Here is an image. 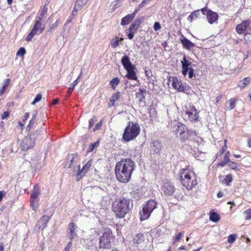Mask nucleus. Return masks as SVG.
I'll return each mask as SVG.
<instances>
[{
	"instance_id": "f257e3e1",
	"label": "nucleus",
	"mask_w": 251,
	"mask_h": 251,
	"mask_svg": "<svg viewBox=\"0 0 251 251\" xmlns=\"http://www.w3.org/2000/svg\"><path fill=\"white\" fill-rule=\"evenodd\" d=\"M135 167V162L129 158H123L117 162L114 170L117 180L123 183L129 182Z\"/></svg>"
},
{
	"instance_id": "f03ea898",
	"label": "nucleus",
	"mask_w": 251,
	"mask_h": 251,
	"mask_svg": "<svg viewBox=\"0 0 251 251\" xmlns=\"http://www.w3.org/2000/svg\"><path fill=\"white\" fill-rule=\"evenodd\" d=\"M178 176L182 185L188 190H192L197 185V176L193 171L187 168L181 169Z\"/></svg>"
},
{
	"instance_id": "7ed1b4c3",
	"label": "nucleus",
	"mask_w": 251,
	"mask_h": 251,
	"mask_svg": "<svg viewBox=\"0 0 251 251\" xmlns=\"http://www.w3.org/2000/svg\"><path fill=\"white\" fill-rule=\"evenodd\" d=\"M130 200L124 197L117 199L113 202L112 210L117 218H124L130 210Z\"/></svg>"
},
{
	"instance_id": "20e7f679",
	"label": "nucleus",
	"mask_w": 251,
	"mask_h": 251,
	"mask_svg": "<svg viewBox=\"0 0 251 251\" xmlns=\"http://www.w3.org/2000/svg\"><path fill=\"white\" fill-rule=\"evenodd\" d=\"M140 132V127L138 123L129 122L123 134V139L129 142L135 139Z\"/></svg>"
},
{
	"instance_id": "39448f33",
	"label": "nucleus",
	"mask_w": 251,
	"mask_h": 251,
	"mask_svg": "<svg viewBox=\"0 0 251 251\" xmlns=\"http://www.w3.org/2000/svg\"><path fill=\"white\" fill-rule=\"evenodd\" d=\"M157 207V202L154 200H150L144 203L140 211V220L141 221L147 220L152 211Z\"/></svg>"
},
{
	"instance_id": "423d86ee",
	"label": "nucleus",
	"mask_w": 251,
	"mask_h": 251,
	"mask_svg": "<svg viewBox=\"0 0 251 251\" xmlns=\"http://www.w3.org/2000/svg\"><path fill=\"white\" fill-rule=\"evenodd\" d=\"M121 63L127 72L126 77L130 80H137L138 77L134 71L136 69L135 66L132 64L129 57L126 55H124L121 59Z\"/></svg>"
},
{
	"instance_id": "0eeeda50",
	"label": "nucleus",
	"mask_w": 251,
	"mask_h": 251,
	"mask_svg": "<svg viewBox=\"0 0 251 251\" xmlns=\"http://www.w3.org/2000/svg\"><path fill=\"white\" fill-rule=\"evenodd\" d=\"M111 229L106 227L102 235L100 238L99 248L109 249L111 247V242L114 239Z\"/></svg>"
},
{
	"instance_id": "6e6552de",
	"label": "nucleus",
	"mask_w": 251,
	"mask_h": 251,
	"mask_svg": "<svg viewBox=\"0 0 251 251\" xmlns=\"http://www.w3.org/2000/svg\"><path fill=\"white\" fill-rule=\"evenodd\" d=\"M38 135V132L31 133L26 136L22 141L21 148L23 151H27L33 148L35 145V138Z\"/></svg>"
},
{
	"instance_id": "1a4fd4ad",
	"label": "nucleus",
	"mask_w": 251,
	"mask_h": 251,
	"mask_svg": "<svg viewBox=\"0 0 251 251\" xmlns=\"http://www.w3.org/2000/svg\"><path fill=\"white\" fill-rule=\"evenodd\" d=\"M181 126L183 127L179 133L181 142H185L188 140H191L194 137L197 136L196 131L189 129L184 124H181Z\"/></svg>"
},
{
	"instance_id": "9d476101",
	"label": "nucleus",
	"mask_w": 251,
	"mask_h": 251,
	"mask_svg": "<svg viewBox=\"0 0 251 251\" xmlns=\"http://www.w3.org/2000/svg\"><path fill=\"white\" fill-rule=\"evenodd\" d=\"M236 31L239 34L245 35L251 34V21L244 20L236 25Z\"/></svg>"
},
{
	"instance_id": "9b49d317",
	"label": "nucleus",
	"mask_w": 251,
	"mask_h": 251,
	"mask_svg": "<svg viewBox=\"0 0 251 251\" xmlns=\"http://www.w3.org/2000/svg\"><path fill=\"white\" fill-rule=\"evenodd\" d=\"M184 113L191 122H197L199 120V112L193 105L190 104L188 106H186Z\"/></svg>"
},
{
	"instance_id": "f8f14e48",
	"label": "nucleus",
	"mask_w": 251,
	"mask_h": 251,
	"mask_svg": "<svg viewBox=\"0 0 251 251\" xmlns=\"http://www.w3.org/2000/svg\"><path fill=\"white\" fill-rule=\"evenodd\" d=\"M41 22V20L38 19V20L35 22L33 28L25 38L26 41L29 42L31 41L33 36L37 33L38 31H39V34H41L43 32L45 27L42 26Z\"/></svg>"
},
{
	"instance_id": "ddd939ff",
	"label": "nucleus",
	"mask_w": 251,
	"mask_h": 251,
	"mask_svg": "<svg viewBox=\"0 0 251 251\" xmlns=\"http://www.w3.org/2000/svg\"><path fill=\"white\" fill-rule=\"evenodd\" d=\"M202 14L206 15L208 22L212 24L217 21L219 15L218 14L210 9H209L207 6H205L201 9Z\"/></svg>"
},
{
	"instance_id": "4468645a",
	"label": "nucleus",
	"mask_w": 251,
	"mask_h": 251,
	"mask_svg": "<svg viewBox=\"0 0 251 251\" xmlns=\"http://www.w3.org/2000/svg\"><path fill=\"white\" fill-rule=\"evenodd\" d=\"M92 160H89L86 164L80 170V165L77 166V173L76 174V180L79 181L83 176L90 169L92 166Z\"/></svg>"
},
{
	"instance_id": "2eb2a0df",
	"label": "nucleus",
	"mask_w": 251,
	"mask_h": 251,
	"mask_svg": "<svg viewBox=\"0 0 251 251\" xmlns=\"http://www.w3.org/2000/svg\"><path fill=\"white\" fill-rule=\"evenodd\" d=\"M139 11V9H135L133 13L123 17L121 20V25H125L129 24L134 19Z\"/></svg>"
},
{
	"instance_id": "dca6fc26",
	"label": "nucleus",
	"mask_w": 251,
	"mask_h": 251,
	"mask_svg": "<svg viewBox=\"0 0 251 251\" xmlns=\"http://www.w3.org/2000/svg\"><path fill=\"white\" fill-rule=\"evenodd\" d=\"M162 189L165 195L171 196L175 192V187L171 182L164 183L162 187Z\"/></svg>"
},
{
	"instance_id": "f3484780",
	"label": "nucleus",
	"mask_w": 251,
	"mask_h": 251,
	"mask_svg": "<svg viewBox=\"0 0 251 251\" xmlns=\"http://www.w3.org/2000/svg\"><path fill=\"white\" fill-rule=\"evenodd\" d=\"M181 63L182 65V74L184 76H186L188 74L189 69L191 68L190 66H191V62L189 61L186 55H184L181 61Z\"/></svg>"
},
{
	"instance_id": "a211bd4d",
	"label": "nucleus",
	"mask_w": 251,
	"mask_h": 251,
	"mask_svg": "<svg viewBox=\"0 0 251 251\" xmlns=\"http://www.w3.org/2000/svg\"><path fill=\"white\" fill-rule=\"evenodd\" d=\"M40 194V188L39 185H35L31 192L30 198V204L32 206L33 203L35 202V200Z\"/></svg>"
},
{
	"instance_id": "6ab92c4d",
	"label": "nucleus",
	"mask_w": 251,
	"mask_h": 251,
	"mask_svg": "<svg viewBox=\"0 0 251 251\" xmlns=\"http://www.w3.org/2000/svg\"><path fill=\"white\" fill-rule=\"evenodd\" d=\"M50 217L47 216H43L37 222L36 226L39 229H42L43 230L47 226L48 222L50 221Z\"/></svg>"
},
{
	"instance_id": "aec40b11",
	"label": "nucleus",
	"mask_w": 251,
	"mask_h": 251,
	"mask_svg": "<svg viewBox=\"0 0 251 251\" xmlns=\"http://www.w3.org/2000/svg\"><path fill=\"white\" fill-rule=\"evenodd\" d=\"M172 86L179 92H185L187 90L186 86H182L181 82L176 77L173 78Z\"/></svg>"
},
{
	"instance_id": "412c9836",
	"label": "nucleus",
	"mask_w": 251,
	"mask_h": 251,
	"mask_svg": "<svg viewBox=\"0 0 251 251\" xmlns=\"http://www.w3.org/2000/svg\"><path fill=\"white\" fill-rule=\"evenodd\" d=\"M183 47L188 50H191L195 46V44L184 36L180 39Z\"/></svg>"
},
{
	"instance_id": "4be33fe9",
	"label": "nucleus",
	"mask_w": 251,
	"mask_h": 251,
	"mask_svg": "<svg viewBox=\"0 0 251 251\" xmlns=\"http://www.w3.org/2000/svg\"><path fill=\"white\" fill-rule=\"evenodd\" d=\"M151 148L155 153H160L162 149L161 142L158 140L153 141L151 142Z\"/></svg>"
},
{
	"instance_id": "5701e85b",
	"label": "nucleus",
	"mask_w": 251,
	"mask_h": 251,
	"mask_svg": "<svg viewBox=\"0 0 251 251\" xmlns=\"http://www.w3.org/2000/svg\"><path fill=\"white\" fill-rule=\"evenodd\" d=\"M145 241L144 235L142 233H139L135 236L133 238L132 242L133 244L139 245L143 243Z\"/></svg>"
},
{
	"instance_id": "b1692460",
	"label": "nucleus",
	"mask_w": 251,
	"mask_h": 251,
	"mask_svg": "<svg viewBox=\"0 0 251 251\" xmlns=\"http://www.w3.org/2000/svg\"><path fill=\"white\" fill-rule=\"evenodd\" d=\"M174 195L175 198L177 200H182L184 198V195L185 194V190L183 188H180L177 189H175Z\"/></svg>"
},
{
	"instance_id": "393cba45",
	"label": "nucleus",
	"mask_w": 251,
	"mask_h": 251,
	"mask_svg": "<svg viewBox=\"0 0 251 251\" xmlns=\"http://www.w3.org/2000/svg\"><path fill=\"white\" fill-rule=\"evenodd\" d=\"M143 20V18H138L136 19L133 23H132L130 26L129 28H130L131 29H132L133 31L137 32L138 29L140 27L141 24H142Z\"/></svg>"
},
{
	"instance_id": "a878e982",
	"label": "nucleus",
	"mask_w": 251,
	"mask_h": 251,
	"mask_svg": "<svg viewBox=\"0 0 251 251\" xmlns=\"http://www.w3.org/2000/svg\"><path fill=\"white\" fill-rule=\"evenodd\" d=\"M75 224L73 222L70 223L69 225V235L71 240H73L76 236V234L75 233Z\"/></svg>"
},
{
	"instance_id": "bb28decb",
	"label": "nucleus",
	"mask_w": 251,
	"mask_h": 251,
	"mask_svg": "<svg viewBox=\"0 0 251 251\" xmlns=\"http://www.w3.org/2000/svg\"><path fill=\"white\" fill-rule=\"evenodd\" d=\"M146 93V89L144 88H139V92L136 94V98L138 99V100L140 102L144 101L145 100V97L144 94Z\"/></svg>"
},
{
	"instance_id": "cd10ccee",
	"label": "nucleus",
	"mask_w": 251,
	"mask_h": 251,
	"mask_svg": "<svg viewBox=\"0 0 251 251\" xmlns=\"http://www.w3.org/2000/svg\"><path fill=\"white\" fill-rule=\"evenodd\" d=\"M200 10H196L193 11L187 17L188 21L191 23L193 20L199 18L201 15Z\"/></svg>"
},
{
	"instance_id": "c85d7f7f",
	"label": "nucleus",
	"mask_w": 251,
	"mask_h": 251,
	"mask_svg": "<svg viewBox=\"0 0 251 251\" xmlns=\"http://www.w3.org/2000/svg\"><path fill=\"white\" fill-rule=\"evenodd\" d=\"M120 97V92H118L114 93L111 97L110 98V103L109 104V106L110 107L113 106L115 104V102L116 100H118Z\"/></svg>"
},
{
	"instance_id": "c756f323",
	"label": "nucleus",
	"mask_w": 251,
	"mask_h": 251,
	"mask_svg": "<svg viewBox=\"0 0 251 251\" xmlns=\"http://www.w3.org/2000/svg\"><path fill=\"white\" fill-rule=\"evenodd\" d=\"M81 75V73L80 74L76 80H75L72 83H71L70 87L69 88L67 93V96L68 97H69L70 96V95H71L72 92L73 91L75 87L77 84L78 79L80 77Z\"/></svg>"
},
{
	"instance_id": "7c9ffc66",
	"label": "nucleus",
	"mask_w": 251,
	"mask_h": 251,
	"mask_svg": "<svg viewBox=\"0 0 251 251\" xmlns=\"http://www.w3.org/2000/svg\"><path fill=\"white\" fill-rule=\"evenodd\" d=\"M250 81L251 79L249 77H245L240 81L238 86L241 88H245L250 83Z\"/></svg>"
},
{
	"instance_id": "2f4dec72",
	"label": "nucleus",
	"mask_w": 251,
	"mask_h": 251,
	"mask_svg": "<svg viewBox=\"0 0 251 251\" xmlns=\"http://www.w3.org/2000/svg\"><path fill=\"white\" fill-rule=\"evenodd\" d=\"M209 219L213 222H217L220 219V215L213 211H210L209 214Z\"/></svg>"
},
{
	"instance_id": "473e14b6",
	"label": "nucleus",
	"mask_w": 251,
	"mask_h": 251,
	"mask_svg": "<svg viewBox=\"0 0 251 251\" xmlns=\"http://www.w3.org/2000/svg\"><path fill=\"white\" fill-rule=\"evenodd\" d=\"M236 101V98H231L229 99L228 100L226 101V103H229V106L227 107V109H233L235 107Z\"/></svg>"
},
{
	"instance_id": "72a5a7b5",
	"label": "nucleus",
	"mask_w": 251,
	"mask_h": 251,
	"mask_svg": "<svg viewBox=\"0 0 251 251\" xmlns=\"http://www.w3.org/2000/svg\"><path fill=\"white\" fill-rule=\"evenodd\" d=\"M120 79L118 77H114L109 82V84L113 90L116 89V87L120 83Z\"/></svg>"
},
{
	"instance_id": "f704fd0d",
	"label": "nucleus",
	"mask_w": 251,
	"mask_h": 251,
	"mask_svg": "<svg viewBox=\"0 0 251 251\" xmlns=\"http://www.w3.org/2000/svg\"><path fill=\"white\" fill-rule=\"evenodd\" d=\"M232 176L231 174H228L225 176L222 181V182L223 184H226L227 186H229L230 185V183L232 181Z\"/></svg>"
},
{
	"instance_id": "c9c22d12",
	"label": "nucleus",
	"mask_w": 251,
	"mask_h": 251,
	"mask_svg": "<svg viewBox=\"0 0 251 251\" xmlns=\"http://www.w3.org/2000/svg\"><path fill=\"white\" fill-rule=\"evenodd\" d=\"M47 5L48 3H46L45 5L44 6L41 13L38 17V20L42 21L43 18L44 17L45 15L47 14L48 10Z\"/></svg>"
},
{
	"instance_id": "e433bc0d",
	"label": "nucleus",
	"mask_w": 251,
	"mask_h": 251,
	"mask_svg": "<svg viewBox=\"0 0 251 251\" xmlns=\"http://www.w3.org/2000/svg\"><path fill=\"white\" fill-rule=\"evenodd\" d=\"M230 161L229 157L225 155L223 161L219 162L217 166L223 167Z\"/></svg>"
},
{
	"instance_id": "4c0bfd02",
	"label": "nucleus",
	"mask_w": 251,
	"mask_h": 251,
	"mask_svg": "<svg viewBox=\"0 0 251 251\" xmlns=\"http://www.w3.org/2000/svg\"><path fill=\"white\" fill-rule=\"evenodd\" d=\"M87 1V0H76L75 6L81 10L83 6L86 3Z\"/></svg>"
},
{
	"instance_id": "58836bf2",
	"label": "nucleus",
	"mask_w": 251,
	"mask_h": 251,
	"mask_svg": "<svg viewBox=\"0 0 251 251\" xmlns=\"http://www.w3.org/2000/svg\"><path fill=\"white\" fill-rule=\"evenodd\" d=\"M119 38L116 37L115 39H113L110 41V45L113 48L117 47L119 45Z\"/></svg>"
},
{
	"instance_id": "ea45409f",
	"label": "nucleus",
	"mask_w": 251,
	"mask_h": 251,
	"mask_svg": "<svg viewBox=\"0 0 251 251\" xmlns=\"http://www.w3.org/2000/svg\"><path fill=\"white\" fill-rule=\"evenodd\" d=\"M99 144H100L99 141H97L96 142L90 144V145L89 146V148L88 149L87 152H90L93 151L95 148L99 146Z\"/></svg>"
},
{
	"instance_id": "a19ab883",
	"label": "nucleus",
	"mask_w": 251,
	"mask_h": 251,
	"mask_svg": "<svg viewBox=\"0 0 251 251\" xmlns=\"http://www.w3.org/2000/svg\"><path fill=\"white\" fill-rule=\"evenodd\" d=\"M135 33V31H133L129 27L126 30V34H127V36L130 40H131L133 38Z\"/></svg>"
},
{
	"instance_id": "79ce46f5",
	"label": "nucleus",
	"mask_w": 251,
	"mask_h": 251,
	"mask_svg": "<svg viewBox=\"0 0 251 251\" xmlns=\"http://www.w3.org/2000/svg\"><path fill=\"white\" fill-rule=\"evenodd\" d=\"M26 53L25 49L24 47L20 48L16 53L17 56L23 57Z\"/></svg>"
},
{
	"instance_id": "37998d69",
	"label": "nucleus",
	"mask_w": 251,
	"mask_h": 251,
	"mask_svg": "<svg viewBox=\"0 0 251 251\" xmlns=\"http://www.w3.org/2000/svg\"><path fill=\"white\" fill-rule=\"evenodd\" d=\"M245 219L246 220L251 219V209H248L244 212Z\"/></svg>"
},
{
	"instance_id": "c03bdc74",
	"label": "nucleus",
	"mask_w": 251,
	"mask_h": 251,
	"mask_svg": "<svg viewBox=\"0 0 251 251\" xmlns=\"http://www.w3.org/2000/svg\"><path fill=\"white\" fill-rule=\"evenodd\" d=\"M184 234V233L183 231L180 232L178 234H177L174 239V243H175L176 242L179 241L181 239V238L183 236Z\"/></svg>"
},
{
	"instance_id": "a18cd8bd",
	"label": "nucleus",
	"mask_w": 251,
	"mask_h": 251,
	"mask_svg": "<svg viewBox=\"0 0 251 251\" xmlns=\"http://www.w3.org/2000/svg\"><path fill=\"white\" fill-rule=\"evenodd\" d=\"M42 95L41 94H38L33 101L31 102V104L34 105L37 102H39L42 99Z\"/></svg>"
},
{
	"instance_id": "49530a36",
	"label": "nucleus",
	"mask_w": 251,
	"mask_h": 251,
	"mask_svg": "<svg viewBox=\"0 0 251 251\" xmlns=\"http://www.w3.org/2000/svg\"><path fill=\"white\" fill-rule=\"evenodd\" d=\"M103 121V119H102L100 121L99 123H97L95 127L93 128V131H95L97 130L100 129L102 126Z\"/></svg>"
},
{
	"instance_id": "de8ad7c7",
	"label": "nucleus",
	"mask_w": 251,
	"mask_h": 251,
	"mask_svg": "<svg viewBox=\"0 0 251 251\" xmlns=\"http://www.w3.org/2000/svg\"><path fill=\"white\" fill-rule=\"evenodd\" d=\"M236 234H230L228 237L227 241L229 243H233L236 240Z\"/></svg>"
},
{
	"instance_id": "09e8293b",
	"label": "nucleus",
	"mask_w": 251,
	"mask_h": 251,
	"mask_svg": "<svg viewBox=\"0 0 251 251\" xmlns=\"http://www.w3.org/2000/svg\"><path fill=\"white\" fill-rule=\"evenodd\" d=\"M228 163L229 166L231 169L235 170H238V165L236 162L230 161V162H228Z\"/></svg>"
},
{
	"instance_id": "8fccbe9b",
	"label": "nucleus",
	"mask_w": 251,
	"mask_h": 251,
	"mask_svg": "<svg viewBox=\"0 0 251 251\" xmlns=\"http://www.w3.org/2000/svg\"><path fill=\"white\" fill-rule=\"evenodd\" d=\"M188 77L190 78H192L193 77H195L196 75L194 74V70L192 68H190L189 69V71L188 72Z\"/></svg>"
},
{
	"instance_id": "3c124183",
	"label": "nucleus",
	"mask_w": 251,
	"mask_h": 251,
	"mask_svg": "<svg viewBox=\"0 0 251 251\" xmlns=\"http://www.w3.org/2000/svg\"><path fill=\"white\" fill-rule=\"evenodd\" d=\"M227 150V147H226V146H223L222 148L220 149L219 152L217 153L216 155V158H217L218 156H221L222 154H223Z\"/></svg>"
},
{
	"instance_id": "603ef678",
	"label": "nucleus",
	"mask_w": 251,
	"mask_h": 251,
	"mask_svg": "<svg viewBox=\"0 0 251 251\" xmlns=\"http://www.w3.org/2000/svg\"><path fill=\"white\" fill-rule=\"evenodd\" d=\"M80 10V9H78L77 7H76L75 6H74V9L72 11L71 15L70 16H71L73 18L76 16L77 15V12Z\"/></svg>"
},
{
	"instance_id": "864d4df0",
	"label": "nucleus",
	"mask_w": 251,
	"mask_h": 251,
	"mask_svg": "<svg viewBox=\"0 0 251 251\" xmlns=\"http://www.w3.org/2000/svg\"><path fill=\"white\" fill-rule=\"evenodd\" d=\"M96 121V117L95 116H93L92 118L90 119L89 121V128H90L94 124L95 122Z\"/></svg>"
},
{
	"instance_id": "5fc2aeb1",
	"label": "nucleus",
	"mask_w": 251,
	"mask_h": 251,
	"mask_svg": "<svg viewBox=\"0 0 251 251\" xmlns=\"http://www.w3.org/2000/svg\"><path fill=\"white\" fill-rule=\"evenodd\" d=\"M58 20H57L54 23L52 24L49 27V31L51 32L54 28L56 27L58 25Z\"/></svg>"
},
{
	"instance_id": "6e6d98bb",
	"label": "nucleus",
	"mask_w": 251,
	"mask_h": 251,
	"mask_svg": "<svg viewBox=\"0 0 251 251\" xmlns=\"http://www.w3.org/2000/svg\"><path fill=\"white\" fill-rule=\"evenodd\" d=\"M161 28V25L159 22H156L154 23L153 25V28L155 31H158L160 30Z\"/></svg>"
},
{
	"instance_id": "4d7b16f0",
	"label": "nucleus",
	"mask_w": 251,
	"mask_h": 251,
	"mask_svg": "<svg viewBox=\"0 0 251 251\" xmlns=\"http://www.w3.org/2000/svg\"><path fill=\"white\" fill-rule=\"evenodd\" d=\"M9 116V112L8 111H4L1 115V118L2 120H4Z\"/></svg>"
},
{
	"instance_id": "13d9d810",
	"label": "nucleus",
	"mask_w": 251,
	"mask_h": 251,
	"mask_svg": "<svg viewBox=\"0 0 251 251\" xmlns=\"http://www.w3.org/2000/svg\"><path fill=\"white\" fill-rule=\"evenodd\" d=\"M149 3V2L147 0H143V1L140 4H139L138 8H137L136 9H140L141 8L143 7L146 4H147V3Z\"/></svg>"
},
{
	"instance_id": "bf43d9fd",
	"label": "nucleus",
	"mask_w": 251,
	"mask_h": 251,
	"mask_svg": "<svg viewBox=\"0 0 251 251\" xmlns=\"http://www.w3.org/2000/svg\"><path fill=\"white\" fill-rule=\"evenodd\" d=\"M35 124V122L33 120V119H31L30 120L29 124L27 126V129L30 130L31 128V127L34 126Z\"/></svg>"
},
{
	"instance_id": "052dcab7",
	"label": "nucleus",
	"mask_w": 251,
	"mask_h": 251,
	"mask_svg": "<svg viewBox=\"0 0 251 251\" xmlns=\"http://www.w3.org/2000/svg\"><path fill=\"white\" fill-rule=\"evenodd\" d=\"M10 80L9 78H7L4 81V84L3 85L4 86H5L6 87H7L9 83H10Z\"/></svg>"
},
{
	"instance_id": "680f3d73",
	"label": "nucleus",
	"mask_w": 251,
	"mask_h": 251,
	"mask_svg": "<svg viewBox=\"0 0 251 251\" xmlns=\"http://www.w3.org/2000/svg\"><path fill=\"white\" fill-rule=\"evenodd\" d=\"M6 87L3 86L2 88L0 89V96L2 95L5 91Z\"/></svg>"
},
{
	"instance_id": "e2e57ef3",
	"label": "nucleus",
	"mask_w": 251,
	"mask_h": 251,
	"mask_svg": "<svg viewBox=\"0 0 251 251\" xmlns=\"http://www.w3.org/2000/svg\"><path fill=\"white\" fill-rule=\"evenodd\" d=\"M5 194V193L4 191H0V201L2 200V198L3 197V196H4Z\"/></svg>"
},
{
	"instance_id": "0e129e2a",
	"label": "nucleus",
	"mask_w": 251,
	"mask_h": 251,
	"mask_svg": "<svg viewBox=\"0 0 251 251\" xmlns=\"http://www.w3.org/2000/svg\"><path fill=\"white\" fill-rule=\"evenodd\" d=\"M29 113L26 112L24 118L23 119V121L24 122H25L29 118Z\"/></svg>"
},
{
	"instance_id": "69168bd1",
	"label": "nucleus",
	"mask_w": 251,
	"mask_h": 251,
	"mask_svg": "<svg viewBox=\"0 0 251 251\" xmlns=\"http://www.w3.org/2000/svg\"><path fill=\"white\" fill-rule=\"evenodd\" d=\"M222 98V95H219L218 96H217L216 98V103H218Z\"/></svg>"
},
{
	"instance_id": "338daca9",
	"label": "nucleus",
	"mask_w": 251,
	"mask_h": 251,
	"mask_svg": "<svg viewBox=\"0 0 251 251\" xmlns=\"http://www.w3.org/2000/svg\"><path fill=\"white\" fill-rule=\"evenodd\" d=\"M14 105V102L13 101H12V102H9V103H7L6 104V106L8 107H11V106H13Z\"/></svg>"
},
{
	"instance_id": "774afa93",
	"label": "nucleus",
	"mask_w": 251,
	"mask_h": 251,
	"mask_svg": "<svg viewBox=\"0 0 251 251\" xmlns=\"http://www.w3.org/2000/svg\"><path fill=\"white\" fill-rule=\"evenodd\" d=\"M248 146L249 148H251V139H249L248 140Z\"/></svg>"
}]
</instances>
